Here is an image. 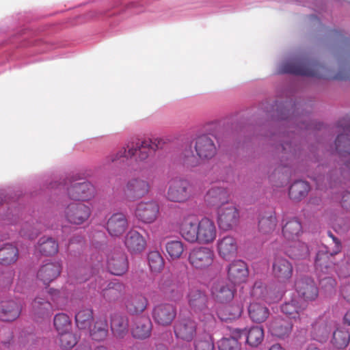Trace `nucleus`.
Here are the masks:
<instances>
[{
    "label": "nucleus",
    "instance_id": "nucleus-1",
    "mask_svg": "<svg viewBox=\"0 0 350 350\" xmlns=\"http://www.w3.org/2000/svg\"><path fill=\"white\" fill-rule=\"evenodd\" d=\"M279 72L343 81L350 79V64L345 63L341 65L339 71L333 75L331 73V70L317 61L306 57H296L282 63Z\"/></svg>",
    "mask_w": 350,
    "mask_h": 350
},
{
    "label": "nucleus",
    "instance_id": "nucleus-2",
    "mask_svg": "<svg viewBox=\"0 0 350 350\" xmlns=\"http://www.w3.org/2000/svg\"><path fill=\"white\" fill-rule=\"evenodd\" d=\"M176 226L182 238L190 243L210 244L217 234L216 224L212 219L204 216L199 219L193 213L183 215Z\"/></svg>",
    "mask_w": 350,
    "mask_h": 350
},
{
    "label": "nucleus",
    "instance_id": "nucleus-3",
    "mask_svg": "<svg viewBox=\"0 0 350 350\" xmlns=\"http://www.w3.org/2000/svg\"><path fill=\"white\" fill-rule=\"evenodd\" d=\"M328 236L332 239V243L329 246H325V250H320L317 254V271L325 274L336 272L340 278L350 276V258H345L340 265L336 264L334 256L340 252L341 243L331 232H328Z\"/></svg>",
    "mask_w": 350,
    "mask_h": 350
},
{
    "label": "nucleus",
    "instance_id": "nucleus-4",
    "mask_svg": "<svg viewBox=\"0 0 350 350\" xmlns=\"http://www.w3.org/2000/svg\"><path fill=\"white\" fill-rule=\"evenodd\" d=\"M217 150L213 139L207 135L195 138L183 151L180 160L187 167H194L200 165L202 161L213 158Z\"/></svg>",
    "mask_w": 350,
    "mask_h": 350
},
{
    "label": "nucleus",
    "instance_id": "nucleus-5",
    "mask_svg": "<svg viewBox=\"0 0 350 350\" xmlns=\"http://www.w3.org/2000/svg\"><path fill=\"white\" fill-rule=\"evenodd\" d=\"M190 309L198 315L200 321H211L213 316L208 307V297L199 289H191L187 295Z\"/></svg>",
    "mask_w": 350,
    "mask_h": 350
},
{
    "label": "nucleus",
    "instance_id": "nucleus-6",
    "mask_svg": "<svg viewBox=\"0 0 350 350\" xmlns=\"http://www.w3.org/2000/svg\"><path fill=\"white\" fill-rule=\"evenodd\" d=\"M59 187H66L69 198L75 200H89L95 195V187L90 182H77L72 178H68L64 185Z\"/></svg>",
    "mask_w": 350,
    "mask_h": 350
},
{
    "label": "nucleus",
    "instance_id": "nucleus-7",
    "mask_svg": "<svg viewBox=\"0 0 350 350\" xmlns=\"http://www.w3.org/2000/svg\"><path fill=\"white\" fill-rule=\"evenodd\" d=\"M158 288L163 295L172 301H178L183 297L185 285L175 280L170 274H163L159 282Z\"/></svg>",
    "mask_w": 350,
    "mask_h": 350
},
{
    "label": "nucleus",
    "instance_id": "nucleus-8",
    "mask_svg": "<svg viewBox=\"0 0 350 350\" xmlns=\"http://www.w3.org/2000/svg\"><path fill=\"white\" fill-rule=\"evenodd\" d=\"M106 258V267L111 274L122 275L128 271L127 256L122 250H111L107 253Z\"/></svg>",
    "mask_w": 350,
    "mask_h": 350
},
{
    "label": "nucleus",
    "instance_id": "nucleus-9",
    "mask_svg": "<svg viewBox=\"0 0 350 350\" xmlns=\"http://www.w3.org/2000/svg\"><path fill=\"white\" fill-rule=\"evenodd\" d=\"M189 183L184 178L172 179L169 184L166 198L173 202H186L190 196Z\"/></svg>",
    "mask_w": 350,
    "mask_h": 350
},
{
    "label": "nucleus",
    "instance_id": "nucleus-10",
    "mask_svg": "<svg viewBox=\"0 0 350 350\" xmlns=\"http://www.w3.org/2000/svg\"><path fill=\"white\" fill-rule=\"evenodd\" d=\"M150 188L148 180L140 177H135L127 181L124 191L127 198L135 200L146 196L150 191Z\"/></svg>",
    "mask_w": 350,
    "mask_h": 350
},
{
    "label": "nucleus",
    "instance_id": "nucleus-11",
    "mask_svg": "<svg viewBox=\"0 0 350 350\" xmlns=\"http://www.w3.org/2000/svg\"><path fill=\"white\" fill-rule=\"evenodd\" d=\"M214 260V252L206 247L193 248L189 254L190 265L198 269H203L212 265Z\"/></svg>",
    "mask_w": 350,
    "mask_h": 350
},
{
    "label": "nucleus",
    "instance_id": "nucleus-12",
    "mask_svg": "<svg viewBox=\"0 0 350 350\" xmlns=\"http://www.w3.org/2000/svg\"><path fill=\"white\" fill-rule=\"evenodd\" d=\"M64 215L69 223L80 225L89 219L91 215V209L83 203H70L66 206Z\"/></svg>",
    "mask_w": 350,
    "mask_h": 350
},
{
    "label": "nucleus",
    "instance_id": "nucleus-13",
    "mask_svg": "<svg viewBox=\"0 0 350 350\" xmlns=\"http://www.w3.org/2000/svg\"><path fill=\"white\" fill-rule=\"evenodd\" d=\"M159 206L156 201L140 202L137 204L135 216L144 224H152L157 219Z\"/></svg>",
    "mask_w": 350,
    "mask_h": 350
},
{
    "label": "nucleus",
    "instance_id": "nucleus-14",
    "mask_svg": "<svg viewBox=\"0 0 350 350\" xmlns=\"http://www.w3.org/2000/svg\"><path fill=\"white\" fill-rule=\"evenodd\" d=\"M338 132L340 133L335 141L336 150L340 157L350 154V124L346 119L338 122Z\"/></svg>",
    "mask_w": 350,
    "mask_h": 350
},
{
    "label": "nucleus",
    "instance_id": "nucleus-15",
    "mask_svg": "<svg viewBox=\"0 0 350 350\" xmlns=\"http://www.w3.org/2000/svg\"><path fill=\"white\" fill-rule=\"evenodd\" d=\"M226 270L227 279L234 284L245 282L249 275L247 265L241 260H233L227 265Z\"/></svg>",
    "mask_w": 350,
    "mask_h": 350
},
{
    "label": "nucleus",
    "instance_id": "nucleus-16",
    "mask_svg": "<svg viewBox=\"0 0 350 350\" xmlns=\"http://www.w3.org/2000/svg\"><path fill=\"white\" fill-rule=\"evenodd\" d=\"M239 218L238 209L233 205L221 206L217 213V223L223 230H231L237 226Z\"/></svg>",
    "mask_w": 350,
    "mask_h": 350
},
{
    "label": "nucleus",
    "instance_id": "nucleus-17",
    "mask_svg": "<svg viewBox=\"0 0 350 350\" xmlns=\"http://www.w3.org/2000/svg\"><path fill=\"white\" fill-rule=\"evenodd\" d=\"M272 273L279 282L286 283L293 276V266L286 258L276 256L272 263Z\"/></svg>",
    "mask_w": 350,
    "mask_h": 350
},
{
    "label": "nucleus",
    "instance_id": "nucleus-18",
    "mask_svg": "<svg viewBox=\"0 0 350 350\" xmlns=\"http://www.w3.org/2000/svg\"><path fill=\"white\" fill-rule=\"evenodd\" d=\"M95 281L96 284L94 288L100 290L103 297L109 301L118 299L124 291L125 286L122 283L111 282L103 288L105 281L103 278L98 277L95 278Z\"/></svg>",
    "mask_w": 350,
    "mask_h": 350
},
{
    "label": "nucleus",
    "instance_id": "nucleus-19",
    "mask_svg": "<svg viewBox=\"0 0 350 350\" xmlns=\"http://www.w3.org/2000/svg\"><path fill=\"white\" fill-rule=\"evenodd\" d=\"M295 290L298 295L306 301L315 300L319 295L318 287L313 279L302 277L295 282Z\"/></svg>",
    "mask_w": 350,
    "mask_h": 350
},
{
    "label": "nucleus",
    "instance_id": "nucleus-20",
    "mask_svg": "<svg viewBox=\"0 0 350 350\" xmlns=\"http://www.w3.org/2000/svg\"><path fill=\"white\" fill-rule=\"evenodd\" d=\"M124 243L131 254L142 253L146 247V239L135 230H130L124 237Z\"/></svg>",
    "mask_w": 350,
    "mask_h": 350
},
{
    "label": "nucleus",
    "instance_id": "nucleus-21",
    "mask_svg": "<svg viewBox=\"0 0 350 350\" xmlns=\"http://www.w3.org/2000/svg\"><path fill=\"white\" fill-rule=\"evenodd\" d=\"M197 323L189 318L178 320L174 325V333L177 338L191 341L196 335Z\"/></svg>",
    "mask_w": 350,
    "mask_h": 350
},
{
    "label": "nucleus",
    "instance_id": "nucleus-22",
    "mask_svg": "<svg viewBox=\"0 0 350 350\" xmlns=\"http://www.w3.org/2000/svg\"><path fill=\"white\" fill-rule=\"evenodd\" d=\"M176 315L174 306L168 304L157 305L153 310L152 317L157 323L165 326L171 324Z\"/></svg>",
    "mask_w": 350,
    "mask_h": 350
},
{
    "label": "nucleus",
    "instance_id": "nucleus-23",
    "mask_svg": "<svg viewBox=\"0 0 350 350\" xmlns=\"http://www.w3.org/2000/svg\"><path fill=\"white\" fill-rule=\"evenodd\" d=\"M152 328L150 318L145 316L135 317L133 321L131 334L135 338L146 339L150 336Z\"/></svg>",
    "mask_w": 350,
    "mask_h": 350
},
{
    "label": "nucleus",
    "instance_id": "nucleus-24",
    "mask_svg": "<svg viewBox=\"0 0 350 350\" xmlns=\"http://www.w3.org/2000/svg\"><path fill=\"white\" fill-rule=\"evenodd\" d=\"M129 226L126 216L122 213L113 214L107 222V230L111 237H120Z\"/></svg>",
    "mask_w": 350,
    "mask_h": 350
},
{
    "label": "nucleus",
    "instance_id": "nucleus-25",
    "mask_svg": "<svg viewBox=\"0 0 350 350\" xmlns=\"http://www.w3.org/2000/svg\"><path fill=\"white\" fill-rule=\"evenodd\" d=\"M235 289L226 282L221 281L215 283L211 288V295L218 303L226 304L234 298Z\"/></svg>",
    "mask_w": 350,
    "mask_h": 350
},
{
    "label": "nucleus",
    "instance_id": "nucleus-26",
    "mask_svg": "<svg viewBox=\"0 0 350 350\" xmlns=\"http://www.w3.org/2000/svg\"><path fill=\"white\" fill-rule=\"evenodd\" d=\"M61 271L62 265L59 262H48L39 269L37 278L44 285H49L60 275Z\"/></svg>",
    "mask_w": 350,
    "mask_h": 350
},
{
    "label": "nucleus",
    "instance_id": "nucleus-27",
    "mask_svg": "<svg viewBox=\"0 0 350 350\" xmlns=\"http://www.w3.org/2000/svg\"><path fill=\"white\" fill-rule=\"evenodd\" d=\"M302 232V225L298 219L292 217L282 220V233L285 239L295 241Z\"/></svg>",
    "mask_w": 350,
    "mask_h": 350
},
{
    "label": "nucleus",
    "instance_id": "nucleus-28",
    "mask_svg": "<svg viewBox=\"0 0 350 350\" xmlns=\"http://www.w3.org/2000/svg\"><path fill=\"white\" fill-rule=\"evenodd\" d=\"M227 189L220 187H212L206 192L204 200L209 206H223L229 200Z\"/></svg>",
    "mask_w": 350,
    "mask_h": 350
},
{
    "label": "nucleus",
    "instance_id": "nucleus-29",
    "mask_svg": "<svg viewBox=\"0 0 350 350\" xmlns=\"http://www.w3.org/2000/svg\"><path fill=\"white\" fill-rule=\"evenodd\" d=\"M111 329L116 338H124L129 333V319L126 316L113 313L111 315Z\"/></svg>",
    "mask_w": 350,
    "mask_h": 350
},
{
    "label": "nucleus",
    "instance_id": "nucleus-30",
    "mask_svg": "<svg viewBox=\"0 0 350 350\" xmlns=\"http://www.w3.org/2000/svg\"><path fill=\"white\" fill-rule=\"evenodd\" d=\"M292 329V323L280 317L273 319L269 325V330L271 334L278 338L284 339L288 337L291 333Z\"/></svg>",
    "mask_w": 350,
    "mask_h": 350
},
{
    "label": "nucleus",
    "instance_id": "nucleus-31",
    "mask_svg": "<svg viewBox=\"0 0 350 350\" xmlns=\"http://www.w3.org/2000/svg\"><path fill=\"white\" fill-rule=\"evenodd\" d=\"M237 242L232 236H225L217 241V249L219 256L224 259L234 257L237 252Z\"/></svg>",
    "mask_w": 350,
    "mask_h": 350
},
{
    "label": "nucleus",
    "instance_id": "nucleus-32",
    "mask_svg": "<svg viewBox=\"0 0 350 350\" xmlns=\"http://www.w3.org/2000/svg\"><path fill=\"white\" fill-rule=\"evenodd\" d=\"M21 310V304L16 301H3L0 306V320L13 321L19 317Z\"/></svg>",
    "mask_w": 350,
    "mask_h": 350
},
{
    "label": "nucleus",
    "instance_id": "nucleus-33",
    "mask_svg": "<svg viewBox=\"0 0 350 350\" xmlns=\"http://www.w3.org/2000/svg\"><path fill=\"white\" fill-rule=\"evenodd\" d=\"M330 330V323L326 319L320 317L312 325L311 336L314 340L323 342L328 339Z\"/></svg>",
    "mask_w": 350,
    "mask_h": 350
},
{
    "label": "nucleus",
    "instance_id": "nucleus-34",
    "mask_svg": "<svg viewBox=\"0 0 350 350\" xmlns=\"http://www.w3.org/2000/svg\"><path fill=\"white\" fill-rule=\"evenodd\" d=\"M148 299L142 294H135L129 297L125 301V307L130 314L142 313L147 308Z\"/></svg>",
    "mask_w": 350,
    "mask_h": 350
},
{
    "label": "nucleus",
    "instance_id": "nucleus-35",
    "mask_svg": "<svg viewBox=\"0 0 350 350\" xmlns=\"http://www.w3.org/2000/svg\"><path fill=\"white\" fill-rule=\"evenodd\" d=\"M31 306V312L36 321L49 317L53 312L51 304L41 297H36Z\"/></svg>",
    "mask_w": 350,
    "mask_h": 350
},
{
    "label": "nucleus",
    "instance_id": "nucleus-36",
    "mask_svg": "<svg viewBox=\"0 0 350 350\" xmlns=\"http://www.w3.org/2000/svg\"><path fill=\"white\" fill-rule=\"evenodd\" d=\"M130 147H133L136 150V154L134 156L137 157L136 159L143 161L147 159L158 148V144L150 139H144L138 141L135 145H130Z\"/></svg>",
    "mask_w": 350,
    "mask_h": 350
},
{
    "label": "nucleus",
    "instance_id": "nucleus-37",
    "mask_svg": "<svg viewBox=\"0 0 350 350\" xmlns=\"http://www.w3.org/2000/svg\"><path fill=\"white\" fill-rule=\"evenodd\" d=\"M248 313L252 321L257 323L265 322L270 314L269 308L258 302L250 304L248 308Z\"/></svg>",
    "mask_w": 350,
    "mask_h": 350
},
{
    "label": "nucleus",
    "instance_id": "nucleus-38",
    "mask_svg": "<svg viewBox=\"0 0 350 350\" xmlns=\"http://www.w3.org/2000/svg\"><path fill=\"white\" fill-rule=\"evenodd\" d=\"M277 226V218L275 213L273 211L266 213L261 215L258 221V231L262 234H269L272 233Z\"/></svg>",
    "mask_w": 350,
    "mask_h": 350
},
{
    "label": "nucleus",
    "instance_id": "nucleus-39",
    "mask_svg": "<svg viewBox=\"0 0 350 350\" xmlns=\"http://www.w3.org/2000/svg\"><path fill=\"white\" fill-rule=\"evenodd\" d=\"M92 338L96 341L104 340L108 334V323L105 317H99L92 328H90Z\"/></svg>",
    "mask_w": 350,
    "mask_h": 350
},
{
    "label": "nucleus",
    "instance_id": "nucleus-40",
    "mask_svg": "<svg viewBox=\"0 0 350 350\" xmlns=\"http://www.w3.org/2000/svg\"><path fill=\"white\" fill-rule=\"evenodd\" d=\"M93 310L90 307H83L75 314V322L80 329H88L94 320Z\"/></svg>",
    "mask_w": 350,
    "mask_h": 350
},
{
    "label": "nucleus",
    "instance_id": "nucleus-41",
    "mask_svg": "<svg viewBox=\"0 0 350 350\" xmlns=\"http://www.w3.org/2000/svg\"><path fill=\"white\" fill-rule=\"evenodd\" d=\"M18 258V250L12 244H5L0 248V264L10 265L15 263Z\"/></svg>",
    "mask_w": 350,
    "mask_h": 350
},
{
    "label": "nucleus",
    "instance_id": "nucleus-42",
    "mask_svg": "<svg viewBox=\"0 0 350 350\" xmlns=\"http://www.w3.org/2000/svg\"><path fill=\"white\" fill-rule=\"evenodd\" d=\"M239 335H247L246 342L251 347H257L264 338V330L258 326H253L248 331L238 330Z\"/></svg>",
    "mask_w": 350,
    "mask_h": 350
},
{
    "label": "nucleus",
    "instance_id": "nucleus-43",
    "mask_svg": "<svg viewBox=\"0 0 350 350\" xmlns=\"http://www.w3.org/2000/svg\"><path fill=\"white\" fill-rule=\"evenodd\" d=\"M331 342L337 349H344L350 342V333L342 327H338L333 332Z\"/></svg>",
    "mask_w": 350,
    "mask_h": 350
},
{
    "label": "nucleus",
    "instance_id": "nucleus-44",
    "mask_svg": "<svg viewBox=\"0 0 350 350\" xmlns=\"http://www.w3.org/2000/svg\"><path fill=\"white\" fill-rule=\"evenodd\" d=\"M57 242L51 237H42L39 239L36 246V250L44 256H51L58 252Z\"/></svg>",
    "mask_w": 350,
    "mask_h": 350
},
{
    "label": "nucleus",
    "instance_id": "nucleus-45",
    "mask_svg": "<svg viewBox=\"0 0 350 350\" xmlns=\"http://www.w3.org/2000/svg\"><path fill=\"white\" fill-rule=\"evenodd\" d=\"M310 190L309 184L303 180L294 182L289 188V197L294 200H300L306 197Z\"/></svg>",
    "mask_w": 350,
    "mask_h": 350
},
{
    "label": "nucleus",
    "instance_id": "nucleus-46",
    "mask_svg": "<svg viewBox=\"0 0 350 350\" xmlns=\"http://www.w3.org/2000/svg\"><path fill=\"white\" fill-rule=\"evenodd\" d=\"M304 308L296 299L285 302L281 306L282 312L291 319H296L299 317L300 314L304 311Z\"/></svg>",
    "mask_w": 350,
    "mask_h": 350
},
{
    "label": "nucleus",
    "instance_id": "nucleus-47",
    "mask_svg": "<svg viewBox=\"0 0 350 350\" xmlns=\"http://www.w3.org/2000/svg\"><path fill=\"white\" fill-rule=\"evenodd\" d=\"M165 250L171 260H177L184 252L185 244L181 241H170L166 243Z\"/></svg>",
    "mask_w": 350,
    "mask_h": 350
},
{
    "label": "nucleus",
    "instance_id": "nucleus-48",
    "mask_svg": "<svg viewBox=\"0 0 350 350\" xmlns=\"http://www.w3.org/2000/svg\"><path fill=\"white\" fill-rule=\"evenodd\" d=\"M196 350H213L214 342L212 336L208 332H202L198 335L195 342Z\"/></svg>",
    "mask_w": 350,
    "mask_h": 350
},
{
    "label": "nucleus",
    "instance_id": "nucleus-49",
    "mask_svg": "<svg viewBox=\"0 0 350 350\" xmlns=\"http://www.w3.org/2000/svg\"><path fill=\"white\" fill-rule=\"evenodd\" d=\"M136 154V150L133 147H130V145L126 148H122L116 153L111 154L107 157L109 162H124L125 160L134 157Z\"/></svg>",
    "mask_w": 350,
    "mask_h": 350
},
{
    "label": "nucleus",
    "instance_id": "nucleus-50",
    "mask_svg": "<svg viewBox=\"0 0 350 350\" xmlns=\"http://www.w3.org/2000/svg\"><path fill=\"white\" fill-rule=\"evenodd\" d=\"M136 154V150L133 147H130V145L126 148H122L116 153L111 154L107 157L109 162H124L125 160L134 157Z\"/></svg>",
    "mask_w": 350,
    "mask_h": 350
},
{
    "label": "nucleus",
    "instance_id": "nucleus-51",
    "mask_svg": "<svg viewBox=\"0 0 350 350\" xmlns=\"http://www.w3.org/2000/svg\"><path fill=\"white\" fill-rule=\"evenodd\" d=\"M53 325L58 334L70 331L71 321L68 315L65 313H58L54 317Z\"/></svg>",
    "mask_w": 350,
    "mask_h": 350
},
{
    "label": "nucleus",
    "instance_id": "nucleus-52",
    "mask_svg": "<svg viewBox=\"0 0 350 350\" xmlns=\"http://www.w3.org/2000/svg\"><path fill=\"white\" fill-rule=\"evenodd\" d=\"M148 261L152 271L159 272L164 267V260L158 251H152L148 255Z\"/></svg>",
    "mask_w": 350,
    "mask_h": 350
},
{
    "label": "nucleus",
    "instance_id": "nucleus-53",
    "mask_svg": "<svg viewBox=\"0 0 350 350\" xmlns=\"http://www.w3.org/2000/svg\"><path fill=\"white\" fill-rule=\"evenodd\" d=\"M286 254L292 258L299 259L308 256V248L304 243L298 242L291 246L286 250Z\"/></svg>",
    "mask_w": 350,
    "mask_h": 350
},
{
    "label": "nucleus",
    "instance_id": "nucleus-54",
    "mask_svg": "<svg viewBox=\"0 0 350 350\" xmlns=\"http://www.w3.org/2000/svg\"><path fill=\"white\" fill-rule=\"evenodd\" d=\"M252 294L254 297L262 299L269 304L275 302L280 299L278 297H275L271 299L269 296L268 290L260 282L255 283L252 289Z\"/></svg>",
    "mask_w": 350,
    "mask_h": 350
},
{
    "label": "nucleus",
    "instance_id": "nucleus-55",
    "mask_svg": "<svg viewBox=\"0 0 350 350\" xmlns=\"http://www.w3.org/2000/svg\"><path fill=\"white\" fill-rule=\"evenodd\" d=\"M59 345L65 349H72L77 342V336L70 331L59 334Z\"/></svg>",
    "mask_w": 350,
    "mask_h": 350
},
{
    "label": "nucleus",
    "instance_id": "nucleus-56",
    "mask_svg": "<svg viewBox=\"0 0 350 350\" xmlns=\"http://www.w3.org/2000/svg\"><path fill=\"white\" fill-rule=\"evenodd\" d=\"M219 350H241V345L234 337L223 338L218 342Z\"/></svg>",
    "mask_w": 350,
    "mask_h": 350
},
{
    "label": "nucleus",
    "instance_id": "nucleus-57",
    "mask_svg": "<svg viewBox=\"0 0 350 350\" xmlns=\"http://www.w3.org/2000/svg\"><path fill=\"white\" fill-rule=\"evenodd\" d=\"M320 278V284L322 288L326 290H331L334 288L336 285V281L334 278L329 276L323 277V275H319Z\"/></svg>",
    "mask_w": 350,
    "mask_h": 350
},
{
    "label": "nucleus",
    "instance_id": "nucleus-58",
    "mask_svg": "<svg viewBox=\"0 0 350 350\" xmlns=\"http://www.w3.org/2000/svg\"><path fill=\"white\" fill-rule=\"evenodd\" d=\"M124 10H137L138 12L144 11L143 6L139 2L131 1L124 5Z\"/></svg>",
    "mask_w": 350,
    "mask_h": 350
},
{
    "label": "nucleus",
    "instance_id": "nucleus-59",
    "mask_svg": "<svg viewBox=\"0 0 350 350\" xmlns=\"http://www.w3.org/2000/svg\"><path fill=\"white\" fill-rule=\"evenodd\" d=\"M341 295L345 300L350 302V283L342 286Z\"/></svg>",
    "mask_w": 350,
    "mask_h": 350
},
{
    "label": "nucleus",
    "instance_id": "nucleus-60",
    "mask_svg": "<svg viewBox=\"0 0 350 350\" xmlns=\"http://www.w3.org/2000/svg\"><path fill=\"white\" fill-rule=\"evenodd\" d=\"M341 204L344 208L350 210V192L344 193L342 198Z\"/></svg>",
    "mask_w": 350,
    "mask_h": 350
},
{
    "label": "nucleus",
    "instance_id": "nucleus-61",
    "mask_svg": "<svg viewBox=\"0 0 350 350\" xmlns=\"http://www.w3.org/2000/svg\"><path fill=\"white\" fill-rule=\"evenodd\" d=\"M49 293L51 295L52 299L53 301L56 302L57 304H59L62 302L61 301V291L56 289H51L49 291Z\"/></svg>",
    "mask_w": 350,
    "mask_h": 350
},
{
    "label": "nucleus",
    "instance_id": "nucleus-62",
    "mask_svg": "<svg viewBox=\"0 0 350 350\" xmlns=\"http://www.w3.org/2000/svg\"><path fill=\"white\" fill-rule=\"evenodd\" d=\"M342 175L345 178L350 179V161L345 163L342 167Z\"/></svg>",
    "mask_w": 350,
    "mask_h": 350
},
{
    "label": "nucleus",
    "instance_id": "nucleus-63",
    "mask_svg": "<svg viewBox=\"0 0 350 350\" xmlns=\"http://www.w3.org/2000/svg\"><path fill=\"white\" fill-rule=\"evenodd\" d=\"M172 350H192L191 345L187 343H177Z\"/></svg>",
    "mask_w": 350,
    "mask_h": 350
},
{
    "label": "nucleus",
    "instance_id": "nucleus-64",
    "mask_svg": "<svg viewBox=\"0 0 350 350\" xmlns=\"http://www.w3.org/2000/svg\"><path fill=\"white\" fill-rule=\"evenodd\" d=\"M314 181L316 183L317 188L319 189H323V183L325 181V177L322 176H319L317 177L314 178Z\"/></svg>",
    "mask_w": 350,
    "mask_h": 350
}]
</instances>
